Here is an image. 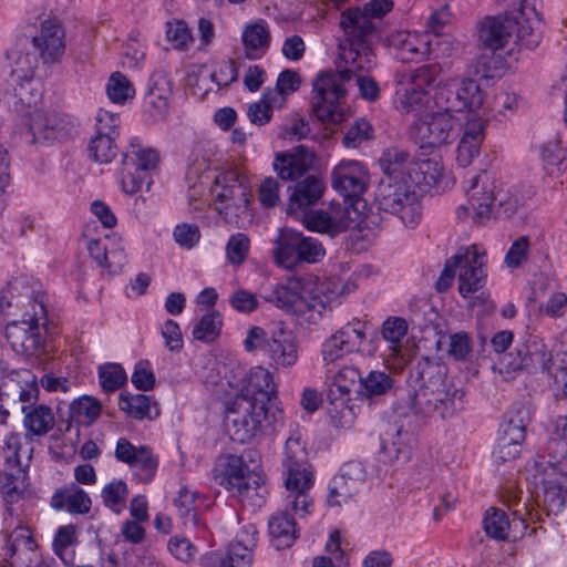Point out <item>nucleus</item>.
<instances>
[{"label":"nucleus","mask_w":567,"mask_h":567,"mask_svg":"<svg viewBox=\"0 0 567 567\" xmlns=\"http://www.w3.org/2000/svg\"><path fill=\"white\" fill-rule=\"evenodd\" d=\"M408 173V183L414 187L434 186L443 176V164L437 155L427 158H414L413 166Z\"/></svg>","instance_id":"obj_32"},{"label":"nucleus","mask_w":567,"mask_h":567,"mask_svg":"<svg viewBox=\"0 0 567 567\" xmlns=\"http://www.w3.org/2000/svg\"><path fill=\"white\" fill-rule=\"evenodd\" d=\"M485 252L473 245L462 252L458 272V291L466 298L482 289L486 282Z\"/></svg>","instance_id":"obj_19"},{"label":"nucleus","mask_w":567,"mask_h":567,"mask_svg":"<svg viewBox=\"0 0 567 567\" xmlns=\"http://www.w3.org/2000/svg\"><path fill=\"white\" fill-rule=\"evenodd\" d=\"M282 466L288 493L309 491L313 485V475L308 465V452L299 436H290L286 441Z\"/></svg>","instance_id":"obj_12"},{"label":"nucleus","mask_w":567,"mask_h":567,"mask_svg":"<svg viewBox=\"0 0 567 567\" xmlns=\"http://www.w3.org/2000/svg\"><path fill=\"white\" fill-rule=\"evenodd\" d=\"M342 58L348 68L340 71L320 72L312 83L311 106L319 121L326 124H339L346 117L342 100L347 95L346 84L357 71L369 72L375 66V54L369 42L349 43Z\"/></svg>","instance_id":"obj_2"},{"label":"nucleus","mask_w":567,"mask_h":567,"mask_svg":"<svg viewBox=\"0 0 567 567\" xmlns=\"http://www.w3.org/2000/svg\"><path fill=\"white\" fill-rule=\"evenodd\" d=\"M223 326L221 316L218 311L212 310L195 324L193 337L202 342H212L220 333Z\"/></svg>","instance_id":"obj_47"},{"label":"nucleus","mask_w":567,"mask_h":567,"mask_svg":"<svg viewBox=\"0 0 567 567\" xmlns=\"http://www.w3.org/2000/svg\"><path fill=\"white\" fill-rule=\"evenodd\" d=\"M484 138V122L474 114H468L464 133L456 150V161L460 166L467 167L478 155Z\"/></svg>","instance_id":"obj_26"},{"label":"nucleus","mask_w":567,"mask_h":567,"mask_svg":"<svg viewBox=\"0 0 567 567\" xmlns=\"http://www.w3.org/2000/svg\"><path fill=\"white\" fill-rule=\"evenodd\" d=\"M378 199L381 209L398 215L406 226L413 227L421 219V205L408 181L383 183Z\"/></svg>","instance_id":"obj_9"},{"label":"nucleus","mask_w":567,"mask_h":567,"mask_svg":"<svg viewBox=\"0 0 567 567\" xmlns=\"http://www.w3.org/2000/svg\"><path fill=\"white\" fill-rule=\"evenodd\" d=\"M243 43L247 59H259L269 47L270 32L262 22L247 25L243 32Z\"/></svg>","instance_id":"obj_36"},{"label":"nucleus","mask_w":567,"mask_h":567,"mask_svg":"<svg viewBox=\"0 0 567 567\" xmlns=\"http://www.w3.org/2000/svg\"><path fill=\"white\" fill-rule=\"evenodd\" d=\"M37 402H23L19 411L24 413L23 425L27 431L35 436H43L54 427L55 417L49 405Z\"/></svg>","instance_id":"obj_31"},{"label":"nucleus","mask_w":567,"mask_h":567,"mask_svg":"<svg viewBox=\"0 0 567 567\" xmlns=\"http://www.w3.org/2000/svg\"><path fill=\"white\" fill-rule=\"evenodd\" d=\"M329 218L331 219L332 229L337 235L346 231L350 228L353 219L351 213H353L349 206L342 204H331L328 209Z\"/></svg>","instance_id":"obj_61"},{"label":"nucleus","mask_w":567,"mask_h":567,"mask_svg":"<svg viewBox=\"0 0 567 567\" xmlns=\"http://www.w3.org/2000/svg\"><path fill=\"white\" fill-rule=\"evenodd\" d=\"M174 505L177 513L185 526L192 525L194 527L200 526L199 512L204 506L202 496L188 489L182 487L178 491L177 497L174 499Z\"/></svg>","instance_id":"obj_35"},{"label":"nucleus","mask_w":567,"mask_h":567,"mask_svg":"<svg viewBox=\"0 0 567 567\" xmlns=\"http://www.w3.org/2000/svg\"><path fill=\"white\" fill-rule=\"evenodd\" d=\"M106 92L111 101L122 103L134 96V89L131 82L120 72L110 76L106 85Z\"/></svg>","instance_id":"obj_54"},{"label":"nucleus","mask_w":567,"mask_h":567,"mask_svg":"<svg viewBox=\"0 0 567 567\" xmlns=\"http://www.w3.org/2000/svg\"><path fill=\"white\" fill-rule=\"evenodd\" d=\"M115 138L110 137V135L95 134L89 144V153L93 161L100 164L112 162L117 154V146L114 143Z\"/></svg>","instance_id":"obj_48"},{"label":"nucleus","mask_w":567,"mask_h":567,"mask_svg":"<svg viewBox=\"0 0 567 567\" xmlns=\"http://www.w3.org/2000/svg\"><path fill=\"white\" fill-rule=\"evenodd\" d=\"M256 530L240 532L236 539L229 544L225 556L210 554L205 558L204 567H250L252 549L256 546Z\"/></svg>","instance_id":"obj_20"},{"label":"nucleus","mask_w":567,"mask_h":567,"mask_svg":"<svg viewBox=\"0 0 567 567\" xmlns=\"http://www.w3.org/2000/svg\"><path fill=\"white\" fill-rule=\"evenodd\" d=\"M120 408L136 420L153 417L152 410H154V416L159 414L156 404H152L151 399L145 394L121 393Z\"/></svg>","instance_id":"obj_41"},{"label":"nucleus","mask_w":567,"mask_h":567,"mask_svg":"<svg viewBox=\"0 0 567 567\" xmlns=\"http://www.w3.org/2000/svg\"><path fill=\"white\" fill-rule=\"evenodd\" d=\"M296 239L300 262L305 261L308 264H315L320 261L324 257L326 250L318 239L313 237L303 236L301 233L297 230Z\"/></svg>","instance_id":"obj_51"},{"label":"nucleus","mask_w":567,"mask_h":567,"mask_svg":"<svg viewBox=\"0 0 567 567\" xmlns=\"http://www.w3.org/2000/svg\"><path fill=\"white\" fill-rule=\"evenodd\" d=\"M331 181L332 187L343 197L354 198L365 192L369 173L365 166L358 161H341L333 168Z\"/></svg>","instance_id":"obj_17"},{"label":"nucleus","mask_w":567,"mask_h":567,"mask_svg":"<svg viewBox=\"0 0 567 567\" xmlns=\"http://www.w3.org/2000/svg\"><path fill=\"white\" fill-rule=\"evenodd\" d=\"M296 533L295 520L287 512L279 513L270 518L269 535L278 549L290 547L297 537Z\"/></svg>","instance_id":"obj_39"},{"label":"nucleus","mask_w":567,"mask_h":567,"mask_svg":"<svg viewBox=\"0 0 567 567\" xmlns=\"http://www.w3.org/2000/svg\"><path fill=\"white\" fill-rule=\"evenodd\" d=\"M299 86L300 78L298 73L291 70H284L277 79L276 86L266 90V96L277 109H281L287 102V96L296 92Z\"/></svg>","instance_id":"obj_40"},{"label":"nucleus","mask_w":567,"mask_h":567,"mask_svg":"<svg viewBox=\"0 0 567 567\" xmlns=\"http://www.w3.org/2000/svg\"><path fill=\"white\" fill-rule=\"evenodd\" d=\"M265 299L288 312H303L308 308L303 297V282L298 278H288L277 284Z\"/></svg>","instance_id":"obj_24"},{"label":"nucleus","mask_w":567,"mask_h":567,"mask_svg":"<svg viewBox=\"0 0 567 567\" xmlns=\"http://www.w3.org/2000/svg\"><path fill=\"white\" fill-rule=\"evenodd\" d=\"M39 400L35 377L29 370H12L0 377V424H6L12 411L23 402Z\"/></svg>","instance_id":"obj_8"},{"label":"nucleus","mask_w":567,"mask_h":567,"mask_svg":"<svg viewBox=\"0 0 567 567\" xmlns=\"http://www.w3.org/2000/svg\"><path fill=\"white\" fill-rule=\"evenodd\" d=\"M212 194L218 203H229L236 199L246 202L245 177L236 169L223 171L214 179Z\"/></svg>","instance_id":"obj_28"},{"label":"nucleus","mask_w":567,"mask_h":567,"mask_svg":"<svg viewBox=\"0 0 567 567\" xmlns=\"http://www.w3.org/2000/svg\"><path fill=\"white\" fill-rule=\"evenodd\" d=\"M372 136L373 127L371 124L363 118H359L346 132L342 142L348 148H357L364 141L372 138Z\"/></svg>","instance_id":"obj_55"},{"label":"nucleus","mask_w":567,"mask_h":567,"mask_svg":"<svg viewBox=\"0 0 567 567\" xmlns=\"http://www.w3.org/2000/svg\"><path fill=\"white\" fill-rule=\"evenodd\" d=\"M32 42L39 50L43 63L59 62L65 52V31L60 20L55 18L44 20L39 34L33 37Z\"/></svg>","instance_id":"obj_22"},{"label":"nucleus","mask_w":567,"mask_h":567,"mask_svg":"<svg viewBox=\"0 0 567 567\" xmlns=\"http://www.w3.org/2000/svg\"><path fill=\"white\" fill-rule=\"evenodd\" d=\"M420 388L414 392L412 405L416 413L432 415L439 413L445 417L453 408L455 396L463 392L451 389L446 380V368L437 362L425 360L419 364Z\"/></svg>","instance_id":"obj_4"},{"label":"nucleus","mask_w":567,"mask_h":567,"mask_svg":"<svg viewBox=\"0 0 567 567\" xmlns=\"http://www.w3.org/2000/svg\"><path fill=\"white\" fill-rule=\"evenodd\" d=\"M414 157L399 147H390L382 153L379 163L389 181L406 182L408 173L413 166Z\"/></svg>","instance_id":"obj_33"},{"label":"nucleus","mask_w":567,"mask_h":567,"mask_svg":"<svg viewBox=\"0 0 567 567\" xmlns=\"http://www.w3.org/2000/svg\"><path fill=\"white\" fill-rule=\"evenodd\" d=\"M442 73L439 63L423 64L395 75V103L401 112L416 115L429 103V91Z\"/></svg>","instance_id":"obj_5"},{"label":"nucleus","mask_w":567,"mask_h":567,"mask_svg":"<svg viewBox=\"0 0 567 567\" xmlns=\"http://www.w3.org/2000/svg\"><path fill=\"white\" fill-rule=\"evenodd\" d=\"M528 422L529 411L527 408L519 406L509 411L501 425L498 437L522 444L526 436V426Z\"/></svg>","instance_id":"obj_37"},{"label":"nucleus","mask_w":567,"mask_h":567,"mask_svg":"<svg viewBox=\"0 0 567 567\" xmlns=\"http://www.w3.org/2000/svg\"><path fill=\"white\" fill-rule=\"evenodd\" d=\"M497 196L494 194L493 184L486 174L477 175L472 178L467 190L468 205H462L456 209V215L463 219L473 213V218L480 223L489 218L492 207Z\"/></svg>","instance_id":"obj_15"},{"label":"nucleus","mask_w":567,"mask_h":567,"mask_svg":"<svg viewBox=\"0 0 567 567\" xmlns=\"http://www.w3.org/2000/svg\"><path fill=\"white\" fill-rule=\"evenodd\" d=\"M484 529L486 534L494 539H506L509 529V520L505 512L494 507L489 508L484 518Z\"/></svg>","instance_id":"obj_49"},{"label":"nucleus","mask_w":567,"mask_h":567,"mask_svg":"<svg viewBox=\"0 0 567 567\" xmlns=\"http://www.w3.org/2000/svg\"><path fill=\"white\" fill-rule=\"evenodd\" d=\"M45 296L30 284L28 279L17 278L10 281L0 297V310L14 305L22 310V318L13 320L6 327V338L12 349L24 355H38L44 349L41 329L47 326Z\"/></svg>","instance_id":"obj_1"},{"label":"nucleus","mask_w":567,"mask_h":567,"mask_svg":"<svg viewBox=\"0 0 567 567\" xmlns=\"http://www.w3.org/2000/svg\"><path fill=\"white\" fill-rule=\"evenodd\" d=\"M340 27L349 43L369 42L375 27L360 8H350L341 13Z\"/></svg>","instance_id":"obj_29"},{"label":"nucleus","mask_w":567,"mask_h":567,"mask_svg":"<svg viewBox=\"0 0 567 567\" xmlns=\"http://www.w3.org/2000/svg\"><path fill=\"white\" fill-rule=\"evenodd\" d=\"M166 37L174 49L186 50L193 42V35L184 21L176 20L166 23Z\"/></svg>","instance_id":"obj_56"},{"label":"nucleus","mask_w":567,"mask_h":567,"mask_svg":"<svg viewBox=\"0 0 567 567\" xmlns=\"http://www.w3.org/2000/svg\"><path fill=\"white\" fill-rule=\"evenodd\" d=\"M252 473L241 456L227 454L219 458L215 470V480L227 491L234 493Z\"/></svg>","instance_id":"obj_27"},{"label":"nucleus","mask_w":567,"mask_h":567,"mask_svg":"<svg viewBox=\"0 0 567 567\" xmlns=\"http://www.w3.org/2000/svg\"><path fill=\"white\" fill-rule=\"evenodd\" d=\"M249 238L241 233L233 235L226 246L227 258L233 265L244 262L249 250Z\"/></svg>","instance_id":"obj_60"},{"label":"nucleus","mask_w":567,"mask_h":567,"mask_svg":"<svg viewBox=\"0 0 567 567\" xmlns=\"http://www.w3.org/2000/svg\"><path fill=\"white\" fill-rule=\"evenodd\" d=\"M393 380L382 371H370L365 377L361 375L358 393L367 399L380 396L391 390Z\"/></svg>","instance_id":"obj_44"},{"label":"nucleus","mask_w":567,"mask_h":567,"mask_svg":"<svg viewBox=\"0 0 567 567\" xmlns=\"http://www.w3.org/2000/svg\"><path fill=\"white\" fill-rule=\"evenodd\" d=\"M365 477L363 466L354 461L343 464L329 486L327 502L330 506L347 505L358 494Z\"/></svg>","instance_id":"obj_16"},{"label":"nucleus","mask_w":567,"mask_h":567,"mask_svg":"<svg viewBox=\"0 0 567 567\" xmlns=\"http://www.w3.org/2000/svg\"><path fill=\"white\" fill-rule=\"evenodd\" d=\"M115 457L134 468L138 481L150 483L155 477L158 457L150 447L135 446L127 439L121 437L116 443Z\"/></svg>","instance_id":"obj_14"},{"label":"nucleus","mask_w":567,"mask_h":567,"mask_svg":"<svg viewBox=\"0 0 567 567\" xmlns=\"http://www.w3.org/2000/svg\"><path fill=\"white\" fill-rule=\"evenodd\" d=\"M125 380V372L118 364L111 363L100 369V382L103 390L106 392L117 390Z\"/></svg>","instance_id":"obj_58"},{"label":"nucleus","mask_w":567,"mask_h":567,"mask_svg":"<svg viewBox=\"0 0 567 567\" xmlns=\"http://www.w3.org/2000/svg\"><path fill=\"white\" fill-rule=\"evenodd\" d=\"M275 420L272 408L264 406L262 402L235 398L227 408L228 433L234 442L241 444L264 433Z\"/></svg>","instance_id":"obj_6"},{"label":"nucleus","mask_w":567,"mask_h":567,"mask_svg":"<svg viewBox=\"0 0 567 567\" xmlns=\"http://www.w3.org/2000/svg\"><path fill=\"white\" fill-rule=\"evenodd\" d=\"M409 434L403 433L401 430H396L391 442L383 443V451L389 455L391 460L409 458L410 447L408 444Z\"/></svg>","instance_id":"obj_64"},{"label":"nucleus","mask_w":567,"mask_h":567,"mask_svg":"<svg viewBox=\"0 0 567 567\" xmlns=\"http://www.w3.org/2000/svg\"><path fill=\"white\" fill-rule=\"evenodd\" d=\"M51 506L58 511L66 508L71 514L84 515L91 511L92 501L86 492L71 483L54 492Z\"/></svg>","instance_id":"obj_30"},{"label":"nucleus","mask_w":567,"mask_h":567,"mask_svg":"<svg viewBox=\"0 0 567 567\" xmlns=\"http://www.w3.org/2000/svg\"><path fill=\"white\" fill-rule=\"evenodd\" d=\"M408 332V322L400 317L388 318L381 329V334L390 343V357L399 358L402 355V339Z\"/></svg>","instance_id":"obj_43"},{"label":"nucleus","mask_w":567,"mask_h":567,"mask_svg":"<svg viewBox=\"0 0 567 567\" xmlns=\"http://www.w3.org/2000/svg\"><path fill=\"white\" fill-rule=\"evenodd\" d=\"M543 505L548 514L559 513L566 502L567 461L549 462L544 471Z\"/></svg>","instance_id":"obj_18"},{"label":"nucleus","mask_w":567,"mask_h":567,"mask_svg":"<svg viewBox=\"0 0 567 567\" xmlns=\"http://www.w3.org/2000/svg\"><path fill=\"white\" fill-rule=\"evenodd\" d=\"M434 100L440 109L452 114L481 106L483 94L476 81L452 79L437 86Z\"/></svg>","instance_id":"obj_11"},{"label":"nucleus","mask_w":567,"mask_h":567,"mask_svg":"<svg viewBox=\"0 0 567 567\" xmlns=\"http://www.w3.org/2000/svg\"><path fill=\"white\" fill-rule=\"evenodd\" d=\"M234 494H237L243 502H248L252 506H261L265 503L267 487L265 484H260L259 478L252 474Z\"/></svg>","instance_id":"obj_52"},{"label":"nucleus","mask_w":567,"mask_h":567,"mask_svg":"<svg viewBox=\"0 0 567 567\" xmlns=\"http://www.w3.org/2000/svg\"><path fill=\"white\" fill-rule=\"evenodd\" d=\"M535 0H508L505 16L484 19L478 27V43L485 49L497 51L514 38L528 49L538 45L542 39V20L534 4Z\"/></svg>","instance_id":"obj_3"},{"label":"nucleus","mask_w":567,"mask_h":567,"mask_svg":"<svg viewBox=\"0 0 567 567\" xmlns=\"http://www.w3.org/2000/svg\"><path fill=\"white\" fill-rule=\"evenodd\" d=\"M18 86L14 89L16 96L22 107L27 109V113L35 109L41 100V93L33 86L32 80L17 81Z\"/></svg>","instance_id":"obj_63"},{"label":"nucleus","mask_w":567,"mask_h":567,"mask_svg":"<svg viewBox=\"0 0 567 567\" xmlns=\"http://www.w3.org/2000/svg\"><path fill=\"white\" fill-rule=\"evenodd\" d=\"M324 184L316 175H307L303 179L297 182L289 196L291 207L305 209L316 204L322 196Z\"/></svg>","instance_id":"obj_34"},{"label":"nucleus","mask_w":567,"mask_h":567,"mask_svg":"<svg viewBox=\"0 0 567 567\" xmlns=\"http://www.w3.org/2000/svg\"><path fill=\"white\" fill-rule=\"evenodd\" d=\"M507 365L513 371L526 370L527 372H545L551 367L553 358L547 346L538 337H530L522 348L517 349L516 357L512 358Z\"/></svg>","instance_id":"obj_21"},{"label":"nucleus","mask_w":567,"mask_h":567,"mask_svg":"<svg viewBox=\"0 0 567 567\" xmlns=\"http://www.w3.org/2000/svg\"><path fill=\"white\" fill-rule=\"evenodd\" d=\"M7 56L12 62L11 76L14 81H29L33 79L37 68L34 55L16 48L8 52Z\"/></svg>","instance_id":"obj_45"},{"label":"nucleus","mask_w":567,"mask_h":567,"mask_svg":"<svg viewBox=\"0 0 567 567\" xmlns=\"http://www.w3.org/2000/svg\"><path fill=\"white\" fill-rule=\"evenodd\" d=\"M276 262L284 268H292L299 261L296 230H282L274 250Z\"/></svg>","instance_id":"obj_42"},{"label":"nucleus","mask_w":567,"mask_h":567,"mask_svg":"<svg viewBox=\"0 0 567 567\" xmlns=\"http://www.w3.org/2000/svg\"><path fill=\"white\" fill-rule=\"evenodd\" d=\"M122 188L127 194L137 193L146 182L148 175L138 169L130 157H123L122 161Z\"/></svg>","instance_id":"obj_50"},{"label":"nucleus","mask_w":567,"mask_h":567,"mask_svg":"<svg viewBox=\"0 0 567 567\" xmlns=\"http://www.w3.org/2000/svg\"><path fill=\"white\" fill-rule=\"evenodd\" d=\"M126 497L127 486L122 480L112 481L102 491L103 503L116 513L124 507Z\"/></svg>","instance_id":"obj_53"},{"label":"nucleus","mask_w":567,"mask_h":567,"mask_svg":"<svg viewBox=\"0 0 567 567\" xmlns=\"http://www.w3.org/2000/svg\"><path fill=\"white\" fill-rule=\"evenodd\" d=\"M350 391L341 390L336 385V383L331 382L328 388L327 400L330 408V413H334V416L339 415L341 419L346 417L347 412H350L349 408V398Z\"/></svg>","instance_id":"obj_59"},{"label":"nucleus","mask_w":567,"mask_h":567,"mask_svg":"<svg viewBox=\"0 0 567 567\" xmlns=\"http://www.w3.org/2000/svg\"><path fill=\"white\" fill-rule=\"evenodd\" d=\"M460 126L461 120L443 110L416 121L411 134L421 147H436L453 141Z\"/></svg>","instance_id":"obj_10"},{"label":"nucleus","mask_w":567,"mask_h":567,"mask_svg":"<svg viewBox=\"0 0 567 567\" xmlns=\"http://www.w3.org/2000/svg\"><path fill=\"white\" fill-rule=\"evenodd\" d=\"M23 493V480L12 473H0V494L7 504L18 502Z\"/></svg>","instance_id":"obj_57"},{"label":"nucleus","mask_w":567,"mask_h":567,"mask_svg":"<svg viewBox=\"0 0 567 567\" xmlns=\"http://www.w3.org/2000/svg\"><path fill=\"white\" fill-rule=\"evenodd\" d=\"M365 337L364 326L359 321L355 324L347 323L323 342V361L333 363L349 353L364 352Z\"/></svg>","instance_id":"obj_13"},{"label":"nucleus","mask_w":567,"mask_h":567,"mask_svg":"<svg viewBox=\"0 0 567 567\" xmlns=\"http://www.w3.org/2000/svg\"><path fill=\"white\" fill-rule=\"evenodd\" d=\"M543 159L545 169L549 175H555L561 171L565 159V151L557 142H549L543 148Z\"/></svg>","instance_id":"obj_62"},{"label":"nucleus","mask_w":567,"mask_h":567,"mask_svg":"<svg viewBox=\"0 0 567 567\" xmlns=\"http://www.w3.org/2000/svg\"><path fill=\"white\" fill-rule=\"evenodd\" d=\"M28 118L32 142H35L38 137L49 138L50 134L62 124V118L56 112L43 111L37 107L28 112Z\"/></svg>","instance_id":"obj_38"},{"label":"nucleus","mask_w":567,"mask_h":567,"mask_svg":"<svg viewBox=\"0 0 567 567\" xmlns=\"http://www.w3.org/2000/svg\"><path fill=\"white\" fill-rule=\"evenodd\" d=\"M247 351H264L270 361L281 368H290L298 360V341L292 330L280 323L272 330L254 326L244 341Z\"/></svg>","instance_id":"obj_7"},{"label":"nucleus","mask_w":567,"mask_h":567,"mask_svg":"<svg viewBox=\"0 0 567 567\" xmlns=\"http://www.w3.org/2000/svg\"><path fill=\"white\" fill-rule=\"evenodd\" d=\"M101 414L100 402L92 396H83L74 401L70 406V416L76 423L90 425Z\"/></svg>","instance_id":"obj_46"},{"label":"nucleus","mask_w":567,"mask_h":567,"mask_svg":"<svg viewBox=\"0 0 567 567\" xmlns=\"http://www.w3.org/2000/svg\"><path fill=\"white\" fill-rule=\"evenodd\" d=\"M235 398H245L251 402H262L264 406L271 408V401L276 398V384L272 374L262 367H254L245 378L241 392Z\"/></svg>","instance_id":"obj_23"},{"label":"nucleus","mask_w":567,"mask_h":567,"mask_svg":"<svg viewBox=\"0 0 567 567\" xmlns=\"http://www.w3.org/2000/svg\"><path fill=\"white\" fill-rule=\"evenodd\" d=\"M315 154L305 146H298L292 152L278 154L274 168L284 181H296L303 176L313 165Z\"/></svg>","instance_id":"obj_25"}]
</instances>
